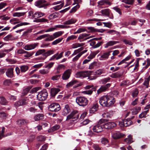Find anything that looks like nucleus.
Segmentation results:
<instances>
[{
	"label": "nucleus",
	"mask_w": 150,
	"mask_h": 150,
	"mask_svg": "<svg viewBox=\"0 0 150 150\" xmlns=\"http://www.w3.org/2000/svg\"><path fill=\"white\" fill-rule=\"evenodd\" d=\"M99 102L102 106L109 107L115 103V100L110 96L105 95L100 98Z\"/></svg>",
	"instance_id": "f257e3e1"
},
{
	"label": "nucleus",
	"mask_w": 150,
	"mask_h": 150,
	"mask_svg": "<svg viewBox=\"0 0 150 150\" xmlns=\"http://www.w3.org/2000/svg\"><path fill=\"white\" fill-rule=\"evenodd\" d=\"M76 103L79 106L84 107L86 106L88 103V100L84 97L79 96L77 97L76 99Z\"/></svg>",
	"instance_id": "f03ea898"
},
{
	"label": "nucleus",
	"mask_w": 150,
	"mask_h": 150,
	"mask_svg": "<svg viewBox=\"0 0 150 150\" xmlns=\"http://www.w3.org/2000/svg\"><path fill=\"white\" fill-rule=\"evenodd\" d=\"M48 93L46 90H44L39 92L37 96L38 99L40 100H45L47 97Z\"/></svg>",
	"instance_id": "7ed1b4c3"
},
{
	"label": "nucleus",
	"mask_w": 150,
	"mask_h": 150,
	"mask_svg": "<svg viewBox=\"0 0 150 150\" xmlns=\"http://www.w3.org/2000/svg\"><path fill=\"white\" fill-rule=\"evenodd\" d=\"M64 33V31H59L54 33L52 35H49V37L48 38H46L45 39V41H52L54 39L61 36Z\"/></svg>",
	"instance_id": "20e7f679"
},
{
	"label": "nucleus",
	"mask_w": 150,
	"mask_h": 150,
	"mask_svg": "<svg viewBox=\"0 0 150 150\" xmlns=\"http://www.w3.org/2000/svg\"><path fill=\"white\" fill-rule=\"evenodd\" d=\"M79 117V115L78 114V112L76 111H73L67 116L66 120H68L72 119L73 120V121H74L77 120Z\"/></svg>",
	"instance_id": "39448f33"
},
{
	"label": "nucleus",
	"mask_w": 150,
	"mask_h": 150,
	"mask_svg": "<svg viewBox=\"0 0 150 150\" xmlns=\"http://www.w3.org/2000/svg\"><path fill=\"white\" fill-rule=\"evenodd\" d=\"M48 110L52 112H57L60 109L59 105L57 103H53L49 106Z\"/></svg>",
	"instance_id": "423d86ee"
},
{
	"label": "nucleus",
	"mask_w": 150,
	"mask_h": 150,
	"mask_svg": "<svg viewBox=\"0 0 150 150\" xmlns=\"http://www.w3.org/2000/svg\"><path fill=\"white\" fill-rule=\"evenodd\" d=\"M46 2L44 0H38L35 2V5L39 8H44L46 9V6L48 5L47 4L45 3Z\"/></svg>",
	"instance_id": "0eeeda50"
},
{
	"label": "nucleus",
	"mask_w": 150,
	"mask_h": 150,
	"mask_svg": "<svg viewBox=\"0 0 150 150\" xmlns=\"http://www.w3.org/2000/svg\"><path fill=\"white\" fill-rule=\"evenodd\" d=\"M72 70L70 69L64 71L62 75V79L63 80H67L70 77L72 72Z\"/></svg>",
	"instance_id": "6e6552de"
},
{
	"label": "nucleus",
	"mask_w": 150,
	"mask_h": 150,
	"mask_svg": "<svg viewBox=\"0 0 150 150\" xmlns=\"http://www.w3.org/2000/svg\"><path fill=\"white\" fill-rule=\"evenodd\" d=\"M38 43H35L33 44L27 45L24 46L23 48L26 50H31L35 49L38 46Z\"/></svg>",
	"instance_id": "1a4fd4ad"
},
{
	"label": "nucleus",
	"mask_w": 150,
	"mask_h": 150,
	"mask_svg": "<svg viewBox=\"0 0 150 150\" xmlns=\"http://www.w3.org/2000/svg\"><path fill=\"white\" fill-rule=\"evenodd\" d=\"M116 125V124L112 122H109L104 124L103 125V127L107 129H111L115 127Z\"/></svg>",
	"instance_id": "9d476101"
},
{
	"label": "nucleus",
	"mask_w": 150,
	"mask_h": 150,
	"mask_svg": "<svg viewBox=\"0 0 150 150\" xmlns=\"http://www.w3.org/2000/svg\"><path fill=\"white\" fill-rule=\"evenodd\" d=\"M111 85L110 83H107L105 85H103L101 86L100 88L97 91V93L99 94L102 92L105 91Z\"/></svg>",
	"instance_id": "9b49d317"
},
{
	"label": "nucleus",
	"mask_w": 150,
	"mask_h": 150,
	"mask_svg": "<svg viewBox=\"0 0 150 150\" xmlns=\"http://www.w3.org/2000/svg\"><path fill=\"white\" fill-rule=\"evenodd\" d=\"M63 52H61L59 54L58 53H57L52 56L50 59L49 60L52 61L54 59H55L56 60H58L63 57Z\"/></svg>",
	"instance_id": "f8f14e48"
},
{
	"label": "nucleus",
	"mask_w": 150,
	"mask_h": 150,
	"mask_svg": "<svg viewBox=\"0 0 150 150\" xmlns=\"http://www.w3.org/2000/svg\"><path fill=\"white\" fill-rule=\"evenodd\" d=\"M124 134L119 132H115L112 133V137L114 139H117L123 137Z\"/></svg>",
	"instance_id": "ddd939ff"
},
{
	"label": "nucleus",
	"mask_w": 150,
	"mask_h": 150,
	"mask_svg": "<svg viewBox=\"0 0 150 150\" xmlns=\"http://www.w3.org/2000/svg\"><path fill=\"white\" fill-rule=\"evenodd\" d=\"M6 76L10 78H12L14 76L13 74V68H10L8 69L6 72Z\"/></svg>",
	"instance_id": "4468645a"
},
{
	"label": "nucleus",
	"mask_w": 150,
	"mask_h": 150,
	"mask_svg": "<svg viewBox=\"0 0 150 150\" xmlns=\"http://www.w3.org/2000/svg\"><path fill=\"white\" fill-rule=\"evenodd\" d=\"M103 128L101 125L97 124L94 126L93 128V130L95 132L99 133L103 131Z\"/></svg>",
	"instance_id": "2eb2a0df"
},
{
	"label": "nucleus",
	"mask_w": 150,
	"mask_h": 150,
	"mask_svg": "<svg viewBox=\"0 0 150 150\" xmlns=\"http://www.w3.org/2000/svg\"><path fill=\"white\" fill-rule=\"evenodd\" d=\"M54 51L52 50H50L47 52H45L42 54V56L44 57H41L40 59L42 60L45 59L48 56L54 54Z\"/></svg>",
	"instance_id": "dca6fc26"
},
{
	"label": "nucleus",
	"mask_w": 150,
	"mask_h": 150,
	"mask_svg": "<svg viewBox=\"0 0 150 150\" xmlns=\"http://www.w3.org/2000/svg\"><path fill=\"white\" fill-rule=\"evenodd\" d=\"M111 52V51L103 53L101 56L100 59L101 60L107 59Z\"/></svg>",
	"instance_id": "f3484780"
},
{
	"label": "nucleus",
	"mask_w": 150,
	"mask_h": 150,
	"mask_svg": "<svg viewBox=\"0 0 150 150\" xmlns=\"http://www.w3.org/2000/svg\"><path fill=\"white\" fill-rule=\"evenodd\" d=\"M113 112L112 111H110L108 112H104L102 115L103 117L109 119L111 118L113 116Z\"/></svg>",
	"instance_id": "a211bd4d"
},
{
	"label": "nucleus",
	"mask_w": 150,
	"mask_h": 150,
	"mask_svg": "<svg viewBox=\"0 0 150 150\" xmlns=\"http://www.w3.org/2000/svg\"><path fill=\"white\" fill-rule=\"evenodd\" d=\"M77 21L74 18H72L64 22L63 24L66 25H70L74 24Z\"/></svg>",
	"instance_id": "6ab92c4d"
},
{
	"label": "nucleus",
	"mask_w": 150,
	"mask_h": 150,
	"mask_svg": "<svg viewBox=\"0 0 150 150\" xmlns=\"http://www.w3.org/2000/svg\"><path fill=\"white\" fill-rule=\"evenodd\" d=\"M71 111V110L68 105L67 104L65 105L64 110L63 112V115L65 116L67 115Z\"/></svg>",
	"instance_id": "aec40b11"
},
{
	"label": "nucleus",
	"mask_w": 150,
	"mask_h": 150,
	"mask_svg": "<svg viewBox=\"0 0 150 150\" xmlns=\"http://www.w3.org/2000/svg\"><path fill=\"white\" fill-rule=\"evenodd\" d=\"M44 115L42 114H38L35 115L34 117V119L35 121H37L43 119Z\"/></svg>",
	"instance_id": "412c9836"
},
{
	"label": "nucleus",
	"mask_w": 150,
	"mask_h": 150,
	"mask_svg": "<svg viewBox=\"0 0 150 150\" xmlns=\"http://www.w3.org/2000/svg\"><path fill=\"white\" fill-rule=\"evenodd\" d=\"M119 42L118 41H110L106 43L105 45V48H107L109 46H113L117 43H118Z\"/></svg>",
	"instance_id": "4be33fe9"
},
{
	"label": "nucleus",
	"mask_w": 150,
	"mask_h": 150,
	"mask_svg": "<svg viewBox=\"0 0 150 150\" xmlns=\"http://www.w3.org/2000/svg\"><path fill=\"white\" fill-rule=\"evenodd\" d=\"M45 14L41 12L38 11L35 13L33 15V17L35 18H38L44 16Z\"/></svg>",
	"instance_id": "5701e85b"
},
{
	"label": "nucleus",
	"mask_w": 150,
	"mask_h": 150,
	"mask_svg": "<svg viewBox=\"0 0 150 150\" xmlns=\"http://www.w3.org/2000/svg\"><path fill=\"white\" fill-rule=\"evenodd\" d=\"M60 91V89L58 88H52L51 89V95L52 96H54Z\"/></svg>",
	"instance_id": "b1692460"
},
{
	"label": "nucleus",
	"mask_w": 150,
	"mask_h": 150,
	"mask_svg": "<svg viewBox=\"0 0 150 150\" xmlns=\"http://www.w3.org/2000/svg\"><path fill=\"white\" fill-rule=\"evenodd\" d=\"M78 81L76 80H73L71 81L68 83L66 85V87L67 88H69L72 86L73 85L77 83Z\"/></svg>",
	"instance_id": "393cba45"
},
{
	"label": "nucleus",
	"mask_w": 150,
	"mask_h": 150,
	"mask_svg": "<svg viewBox=\"0 0 150 150\" xmlns=\"http://www.w3.org/2000/svg\"><path fill=\"white\" fill-rule=\"evenodd\" d=\"M17 38L11 34H9L5 37L4 40L6 41H12L16 39Z\"/></svg>",
	"instance_id": "a878e982"
},
{
	"label": "nucleus",
	"mask_w": 150,
	"mask_h": 150,
	"mask_svg": "<svg viewBox=\"0 0 150 150\" xmlns=\"http://www.w3.org/2000/svg\"><path fill=\"white\" fill-rule=\"evenodd\" d=\"M124 124V126L127 127L129 126L132 124V122L130 119H127L123 120V123Z\"/></svg>",
	"instance_id": "bb28decb"
},
{
	"label": "nucleus",
	"mask_w": 150,
	"mask_h": 150,
	"mask_svg": "<svg viewBox=\"0 0 150 150\" xmlns=\"http://www.w3.org/2000/svg\"><path fill=\"white\" fill-rule=\"evenodd\" d=\"M139 93V91L138 89L137 88H135L132 91L131 95L133 98H136L137 97Z\"/></svg>",
	"instance_id": "cd10ccee"
},
{
	"label": "nucleus",
	"mask_w": 150,
	"mask_h": 150,
	"mask_svg": "<svg viewBox=\"0 0 150 150\" xmlns=\"http://www.w3.org/2000/svg\"><path fill=\"white\" fill-rule=\"evenodd\" d=\"M75 76L77 78L85 77L84 72L79 71L77 72Z\"/></svg>",
	"instance_id": "c85d7f7f"
},
{
	"label": "nucleus",
	"mask_w": 150,
	"mask_h": 150,
	"mask_svg": "<svg viewBox=\"0 0 150 150\" xmlns=\"http://www.w3.org/2000/svg\"><path fill=\"white\" fill-rule=\"evenodd\" d=\"M17 123L19 125H23L28 123V121L24 119H20L17 121Z\"/></svg>",
	"instance_id": "c756f323"
},
{
	"label": "nucleus",
	"mask_w": 150,
	"mask_h": 150,
	"mask_svg": "<svg viewBox=\"0 0 150 150\" xmlns=\"http://www.w3.org/2000/svg\"><path fill=\"white\" fill-rule=\"evenodd\" d=\"M89 35L86 33H82L79 35L78 38V39L79 40L80 42L83 41L84 40L83 39L84 38L87 37Z\"/></svg>",
	"instance_id": "7c9ffc66"
},
{
	"label": "nucleus",
	"mask_w": 150,
	"mask_h": 150,
	"mask_svg": "<svg viewBox=\"0 0 150 150\" xmlns=\"http://www.w3.org/2000/svg\"><path fill=\"white\" fill-rule=\"evenodd\" d=\"M100 12L103 15L106 16H109L110 15V10L109 9H105L102 10Z\"/></svg>",
	"instance_id": "2f4dec72"
},
{
	"label": "nucleus",
	"mask_w": 150,
	"mask_h": 150,
	"mask_svg": "<svg viewBox=\"0 0 150 150\" xmlns=\"http://www.w3.org/2000/svg\"><path fill=\"white\" fill-rule=\"evenodd\" d=\"M98 108V104H95L90 108V112L91 113H93L96 111Z\"/></svg>",
	"instance_id": "473e14b6"
},
{
	"label": "nucleus",
	"mask_w": 150,
	"mask_h": 150,
	"mask_svg": "<svg viewBox=\"0 0 150 150\" xmlns=\"http://www.w3.org/2000/svg\"><path fill=\"white\" fill-rule=\"evenodd\" d=\"M59 14L57 12L54 13L49 15L48 18L50 19H53L59 16Z\"/></svg>",
	"instance_id": "72a5a7b5"
},
{
	"label": "nucleus",
	"mask_w": 150,
	"mask_h": 150,
	"mask_svg": "<svg viewBox=\"0 0 150 150\" xmlns=\"http://www.w3.org/2000/svg\"><path fill=\"white\" fill-rule=\"evenodd\" d=\"M125 142L127 143L130 144L133 142L132 136L131 135H129L125 139Z\"/></svg>",
	"instance_id": "f704fd0d"
},
{
	"label": "nucleus",
	"mask_w": 150,
	"mask_h": 150,
	"mask_svg": "<svg viewBox=\"0 0 150 150\" xmlns=\"http://www.w3.org/2000/svg\"><path fill=\"white\" fill-rule=\"evenodd\" d=\"M8 101L3 97H0V104L2 105H6L7 104Z\"/></svg>",
	"instance_id": "c9c22d12"
},
{
	"label": "nucleus",
	"mask_w": 150,
	"mask_h": 150,
	"mask_svg": "<svg viewBox=\"0 0 150 150\" xmlns=\"http://www.w3.org/2000/svg\"><path fill=\"white\" fill-rule=\"evenodd\" d=\"M65 68L66 66L63 64H60L59 65L57 69V73H59L60 72V70L62 69H65Z\"/></svg>",
	"instance_id": "e433bc0d"
},
{
	"label": "nucleus",
	"mask_w": 150,
	"mask_h": 150,
	"mask_svg": "<svg viewBox=\"0 0 150 150\" xmlns=\"http://www.w3.org/2000/svg\"><path fill=\"white\" fill-rule=\"evenodd\" d=\"M60 126L58 125H54L48 130V132L54 131L59 129Z\"/></svg>",
	"instance_id": "4c0bfd02"
},
{
	"label": "nucleus",
	"mask_w": 150,
	"mask_h": 150,
	"mask_svg": "<svg viewBox=\"0 0 150 150\" xmlns=\"http://www.w3.org/2000/svg\"><path fill=\"white\" fill-rule=\"evenodd\" d=\"M20 67L21 72H25L28 69V67L27 65H22Z\"/></svg>",
	"instance_id": "58836bf2"
},
{
	"label": "nucleus",
	"mask_w": 150,
	"mask_h": 150,
	"mask_svg": "<svg viewBox=\"0 0 150 150\" xmlns=\"http://www.w3.org/2000/svg\"><path fill=\"white\" fill-rule=\"evenodd\" d=\"M146 64H147L144 67L142 70H141V72H143V71L146 69L150 65V60L147 59L146 60Z\"/></svg>",
	"instance_id": "ea45409f"
},
{
	"label": "nucleus",
	"mask_w": 150,
	"mask_h": 150,
	"mask_svg": "<svg viewBox=\"0 0 150 150\" xmlns=\"http://www.w3.org/2000/svg\"><path fill=\"white\" fill-rule=\"evenodd\" d=\"M46 51L45 50V49H40L36 53L35 56L40 55L42 54L45 53Z\"/></svg>",
	"instance_id": "a19ab883"
},
{
	"label": "nucleus",
	"mask_w": 150,
	"mask_h": 150,
	"mask_svg": "<svg viewBox=\"0 0 150 150\" xmlns=\"http://www.w3.org/2000/svg\"><path fill=\"white\" fill-rule=\"evenodd\" d=\"M25 14V12H15L13 14L14 17H20L24 16Z\"/></svg>",
	"instance_id": "79ce46f5"
},
{
	"label": "nucleus",
	"mask_w": 150,
	"mask_h": 150,
	"mask_svg": "<svg viewBox=\"0 0 150 150\" xmlns=\"http://www.w3.org/2000/svg\"><path fill=\"white\" fill-rule=\"evenodd\" d=\"M49 34H45L44 35H42L36 38V40H40L42 39L45 38H48L49 37Z\"/></svg>",
	"instance_id": "37998d69"
},
{
	"label": "nucleus",
	"mask_w": 150,
	"mask_h": 150,
	"mask_svg": "<svg viewBox=\"0 0 150 150\" xmlns=\"http://www.w3.org/2000/svg\"><path fill=\"white\" fill-rule=\"evenodd\" d=\"M63 39V38H59L58 39L52 42V45H56L57 44L60 43L61 42L62 40Z\"/></svg>",
	"instance_id": "c03bdc74"
},
{
	"label": "nucleus",
	"mask_w": 150,
	"mask_h": 150,
	"mask_svg": "<svg viewBox=\"0 0 150 150\" xmlns=\"http://www.w3.org/2000/svg\"><path fill=\"white\" fill-rule=\"evenodd\" d=\"M50 71L49 69H42L39 70V72L42 74H47Z\"/></svg>",
	"instance_id": "a18cd8bd"
},
{
	"label": "nucleus",
	"mask_w": 150,
	"mask_h": 150,
	"mask_svg": "<svg viewBox=\"0 0 150 150\" xmlns=\"http://www.w3.org/2000/svg\"><path fill=\"white\" fill-rule=\"evenodd\" d=\"M77 36L74 35H72L69 36L67 38L66 41L68 42L70 40H73L77 38Z\"/></svg>",
	"instance_id": "49530a36"
},
{
	"label": "nucleus",
	"mask_w": 150,
	"mask_h": 150,
	"mask_svg": "<svg viewBox=\"0 0 150 150\" xmlns=\"http://www.w3.org/2000/svg\"><path fill=\"white\" fill-rule=\"evenodd\" d=\"M34 53V52H29L25 51V53L24 54H26L24 55V57L27 58L29 57L32 56Z\"/></svg>",
	"instance_id": "de8ad7c7"
},
{
	"label": "nucleus",
	"mask_w": 150,
	"mask_h": 150,
	"mask_svg": "<svg viewBox=\"0 0 150 150\" xmlns=\"http://www.w3.org/2000/svg\"><path fill=\"white\" fill-rule=\"evenodd\" d=\"M61 76V75H57L52 76L51 79L53 81H56L59 80Z\"/></svg>",
	"instance_id": "09e8293b"
},
{
	"label": "nucleus",
	"mask_w": 150,
	"mask_h": 150,
	"mask_svg": "<svg viewBox=\"0 0 150 150\" xmlns=\"http://www.w3.org/2000/svg\"><path fill=\"white\" fill-rule=\"evenodd\" d=\"M84 45V43H76L73 45L72 48H76L78 47H80L83 46Z\"/></svg>",
	"instance_id": "8fccbe9b"
},
{
	"label": "nucleus",
	"mask_w": 150,
	"mask_h": 150,
	"mask_svg": "<svg viewBox=\"0 0 150 150\" xmlns=\"http://www.w3.org/2000/svg\"><path fill=\"white\" fill-rule=\"evenodd\" d=\"M47 20L44 18H42L40 19H37L33 21L34 22H36V23H40L42 22H45L47 21Z\"/></svg>",
	"instance_id": "3c124183"
},
{
	"label": "nucleus",
	"mask_w": 150,
	"mask_h": 150,
	"mask_svg": "<svg viewBox=\"0 0 150 150\" xmlns=\"http://www.w3.org/2000/svg\"><path fill=\"white\" fill-rule=\"evenodd\" d=\"M64 6V3H62L60 5L54 7L53 8L55 10H58L61 9Z\"/></svg>",
	"instance_id": "603ef678"
},
{
	"label": "nucleus",
	"mask_w": 150,
	"mask_h": 150,
	"mask_svg": "<svg viewBox=\"0 0 150 150\" xmlns=\"http://www.w3.org/2000/svg\"><path fill=\"white\" fill-rule=\"evenodd\" d=\"M97 62H94L92 63L89 65L88 69H93L94 67L97 65Z\"/></svg>",
	"instance_id": "864d4df0"
},
{
	"label": "nucleus",
	"mask_w": 150,
	"mask_h": 150,
	"mask_svg": "<svg viewBox=\"0 0 150 150\" xmlns=\"http://www.w3.org/2000/svg\"><path fill=\"white\" fill-rule=\"evenodd\" d=\"M104 73V70L101 69H99L98 70H97L95 72L96 74V75H100L101 74Z\"/></svg>",
	"instance_id": "5fc2aeb1"
},
{
	"label": "nucleus",
	"mask_w": 150,
	"mask_h": 150,
	"mask_svg": "<svg viewBox=\"0 0 150 150\" xmlns=\"http://www.w3.org/2000/svg\"><path fill=\"white\" fill-rule=\"evenodd\" d=\"M54 64V62H50L48 64L44 66V67L46 68H48L47 69H49L50 70V69L52 67Z\"/></svg>",
	"instance_id": "6e6d98bb"
},
{
	"label": "nucleus",
	"mask_w": 150,
	"mask_h": 150,
	"mask_svg": "<svg viewBox=\"0 0 150 150\" xmlns=\"http://www.w3.org/2000/svg\"><path fill=\"white\" fill-rule=\"evenodd\" d=\"M121 76L120 74L118 72H115L112 74L111 76L110 77L112 78H116L119 77H120Z\"/></svg>",
	"instance_id": "4d7b16f0"
},
{
	"label": "nucleus",
	"mask_w": 150,
	"mask_h": 150,
	"mask_svg": "<svg viewBox=\"0 0 150 150\" xmlns=\"http://www.w3.org/2000/svg\"><path fill=\"white\" fill-rule=\"evenodd\" d=\"M112 9L117 12L120 15H122V13L121 10L120 8H118L117 6H115L113 7L112 8Z\"/></svg>",
	"instance_id": "13d9d810"
},
{
	"label": "nucleus",
	"mask_w": 150,
	"mask_h": 150,
	"mask_svg": "<svg viewBox=\"0 0 150 150\" xmlns=\"http://www.w3.org/2000/svg\"><path fill=\"white\" fill-rule=\"evenodd\" d=\"M134 0H122V2L128 4H132L134 2Z\"/></svg>",
	"instance_id": "bf43d9fd"
},
{
	"label": "nucleus",
	"mask_w": 150,
	"mask_h": 150,
	"mask_svg": "<svg viewBox=\"0 0 150 150\" xmlns=\"http://www.w3.org/2000/svg\"><path fill=\"white\" fill-rule=\"evenodd\" d=\"M55 27L56 28H70V26H67L65 25H58L55 26Z\"/></svg>",
	"instance_id": "052dcab7"
},
{
	"label": "nucleus",
	"mask_w": 150,
	"mask_h": 150,
	"mask_svg": "<svg viewBox=\"0 0 150 150\" xmlns=\"http://www.w3.org/2000/svg\"><path fill=\"white\" fill-rule=\"evenodd\" d=\"M86 31V30L83 28H80L76 32L74 33L75 34L77 33H79L81 32H84Z\"/></svg>",
	"instance_id": "680f3d73"
},
{
	"label": "nucleus",
	"mask_w": 150,
	"mask_h": 150,
	"mask_svg": "<svg viewBox=\"0 0 150 150\" xmlns=\"http://www.w3.org/2000/svg\"><path fill=\"white\" fill-rule=\"evenodd\" d=\"M80 7L79 5H77L73 7L70 11V13H71L73 12H75Z\"/></svg>",
	"instance_id": "e2e57ef3"
},
{
	"label": "nucleus",
	"mask_w": 150,
	"mask_h": 150,
	"mask_svg": "<svg viewBox=\"0 0 150 150\" xmlns=\"http://www.w3.org/2000/svg\"><path fill=\"white\" fill-rule=\"evenodd\" d=\"M123 41L126 45H132L133 44V43L131 41L126 39L124 40H123Z\"/></svg>",
	"instance_id": "0e129e2a"
},
{
	"label": "nucleus",
	"mask_w": 150,
	"mask_h": 150,
	"mask_svg": "<svg viewBox=\"0 0 150 150\" xmlns=\"http://www.w3.org/2000/svg\"><path fill=\"white\" fill-rule=\"evenodd\" d=\"M84 72L85 73V77L91 75L92 73L93 72V71H85Z\"/></svg>",
	"instance_id": "69168bd1"
},
{
	"label": "nucleus",
	"mask_w": 150,
	"mask_h": 150,
	"mask_svg": "<svg viewBox=\"0 0 150 150\" xmlns=\"http://www.w3.org/2000/svg\"><path fill=\"white\" fill-rule=\"evenodd\" d=\"M82 48H80L78 49V50H75L74 52L71 55V57L74 56L76 55L78 53L81 51L82 49H81Z\"/></svg>",
	"instance_id": "338daca9"
},
{
	"label": "nucleus",
	"mask_w": 150,
	"mask_h": 150,
	"mask_svg": "<svg viewBox=\"0 0 150 150\" xmlns=\"http://www.w3.org/2000/svg\"><path fill=\"white\" fill-rule=\"evenodd\" d=\"M110 79V78H104L101 80L102 83L105 84Z\"/></svg>",
	"instance_id": "774afa93"
}]
</instances>
